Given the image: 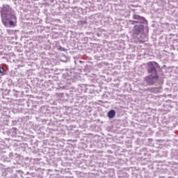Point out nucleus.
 Listing matches in <instances>:
<instances>
[{
  "label": "nucleus",
  "instance_id": "0eeeda50",
  "mask_svg": "<svg viewBox=\"0 0 178 178\" xmlns=\"http://www.w3.org/2000/svg\"><path fill=\"white\" fill-rule=\"evenodd\" d=\"M0 74L2 76H5V70L3 69V67L0 66Z\"/></svg>",
  "mask_w": 178,
  "mask_h": 178
},
{
  "label": "nucleus",
  "instance_id": "6e6552de",
  "mask_svg": "<svg viewBox=\"0 0 178 178\" xmlns=\"http://www.w3.org/2000/svg\"><path fill=\"white\" fill-rule=\"evenodd\" d=\"M162 91V88H154V92H161Z\"/></svg>",
  "mask_w": 178,
  "mask_h": 178
},
{
  "label": "nucleus",
  "instance_id": "20e7f679",
  "mask_svg": "<svg viewBox=\"0 0 178 178\" xmlns=\"http://www.w3.org/2000/svg\"><path fill=\"white\" fill-rule=\"evenodd\" d=\"M131 24H148V22L144 17H141L137 14H134L133 15V20L130 21Z\"/></svg>",
  "mask_w": 178,
  "mask_h": 178
},
{
  "label": "nucleus",
  "instance_id": "f257e3e1",
  "mask_svg": "<svg viewBox=\"0 0 178 178\" xmlns=\"http://www.w3.org/2000/svg\"><path fill=\"white\" fill-rule=\"evenodd\" d=\"M0 15L1 18V22L3 24L8 27L10 26H15L17 22V18L16 17V13L8 4H3L0 10Z\"/></svg>",
  "mask_w": 178,
  "mask_h": 178
},
{
  "label": "nucleus",
  "instance_id": "f03ea898",
  "mask_svg": "<svg viewBox=\"0 0 178 178\" xmlns=\"http://www.w3.org/2000/svg\"><path fill=\"white\" fill-rule=\"evenodd\" d=\"M147 72L149 73V75L145 77V81L147 86H152V84L158 81V74L156 68L158 67V63L155 62H149L147 63Z\"/></svg>",
  "mask_w": 178,
  "mask_h": 178
},
{
  "label": "nucleus",
  "instance_id": "39448f33",
  "mask_svg": "<svg viewBox=\"0 0 178 178\" xmlns=\"http://www.w3.org/2000/svg\"><path fill=\"white\" fill-rule=\"evenodd\" d=\"M115 115H116V111H115V110H111L108 113V117L109 119H113V118H115Z\"/></svg>",
  "mask_w": 178,
  "mask_h": 178
},
{
  "label": "nucleus",
  "instance_id": "7ed1b4c3",
  "mask_svg": "<svg viewBox=\"0 0 178 178\" xmlns=\"http://www.w3.org/2000/svg\"><path fill=\"white\" fill-rule=\"evenodd\" d=\"M144 33V25L143 24H134L132 29V35L134 38L141 40V35Z\"/></svg>",
  "mask_w": 178,
  "mask_h": 178
},
{
  "label": "nucleus",
  "instance_id": "1a4fd4ad",
  "mask_svg": "<svg viewBox=\"0 0 178 178\" xmlns=\"http://www.w3.org/2000/svg\"><path fill=\"white\" fill-rule=\"evenodd\" d=\"M34 1H38V0H34Z\"/></svg>",
  "mask_w": 178,
  "mask_h": 178
},
{
  "label": "nucleus",
  "instance_id": "423d86ee",
  "mask_svg": "<svg viewBox=\"0 0 178 178\" xmlns=\"http://www.w3.org/2000/svg\"><path fill=\"white\" fill-rule=\"evenodd\" d=\"M58 50L61 51V52H66L67 51L65 47H63L62 46H58Z\"/></svg>",
  "mask_w": 178,
  "mask_h": 178
}]
</instances>
